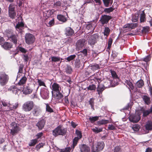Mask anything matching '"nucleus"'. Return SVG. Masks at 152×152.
<instances>
[{
    "label": "nucleus",
    "mask_w": 152,
    "mask_h": 152,
    "mask_svg": "<svg viewBox=\"0 0 152 152\" xmlns=\"http://www.w3.org/2000/svg\"><path fill=\"white\" fill-rule=\"evenodd\" d=\"M75 133L77 135L79 139H80L82 138V135L81 132L80 130H76L75 132Z\"/></svg>",
    "instance_id": "obj_52"
},
{
    "label": "nucleus",
    "mask_w": 152,
    "mask_h": 152,
    "mask_svg": "<svg viewBox=\"0 0 152 152\" xmlns=\"http://www.w3.org/2000/svg\"><path fill=\"white\" fill-rule=\"evenodd\" d=\"M40 94L42 99H47L49 97V92L46 88H43L41 89Z\"/></svg>",
    "instance_id": "obj_12"
},
{
    "label": "nucleus",
    "mask_w": 152,
    "mask_h": 152,
    "mask_svg": "<svg viewBox=\"0 0 152 152\" xmlns=\"http://www.w3.org/2000/svg\"><path fill=\"white\" fill-rule=\"evenodd\" d=\"M104 146V143L103 141L97 142L91 146V151L93 152H99L102 151Z\"/></svg>",
    "instance_id": "obj_7"
},
{
    "label": "nucleus",
    "mask_w": 152,
    "mask_h": 152,
    "mask_svg": "<svg viewBox=\"0 0 152 152\" xmlns=\"http://www.w3.org/2000/svg\"><path fill=\"white\" fill-rule=\"evenodd\" d=\"M52 90L56 92L60 91L61 88L59 84L56 83H54L52 86Z\"/></svg>",
    "instance_id": "obj_23"
},
{
    "label": "nucleus",
    "mask_w": 152,
    "mask_h": 152,
    "mask_svg": "<svg viewBox=\"0 0 152 152\" xmlns=\"http://www.w3.org/2000/svg\"><path fill=\"white\" fill-rule=\"evenodd\" d=\"M99 37V35L97 34H94L92 35L89 37L88 43L90 45H93L97 42V40Z\"/></svg>",
    "instance_id": "obj_11"
},
{
    "label": "nucleus",
    "mask_w": 152,
    "mask_h": 152,
    "mask_svg": "<svg viewBox=\"0 0 152 152\" xmlns=\"http://www.w3.org/2000/svg\"><path fill=\"white\" fill-rule=\"evenodd\" d=\"M74 33V31L71 27H68L66 28L65 30V34L66 36H71Z\"/></svg>",
    "instance_id": "obj_19"
},
{
    "label": "nucleus",
    "mask_w": 152,
    "mask_h": 152,
    "mask_svg": "<svg viewBox=\"0 0 152 152\" xmlns=\"http://www.w3.org/2000/svg\"><path fill=\"white\" fill-rule=\"evenodd\" d=\"M82 55L83 56H88V50L86 49H84L83 50L78 52L76 54L78 56V57H80V56H82Z\"/></svg>",
    "instance_id": "obj_26"
},
{
    "label": "nucleus",
    "mask_w": 152,
    "mask_h": 152,
    "mask_svg": "<svg viewBox=\"0 0 152 152\" xmlns=\"http://www.w3.org/2000/svg\"><path fill=\"white\" fill-rule=\"evenodd\" d=\"M12 129H11V134L12 135H14L17 133L18 130V127L17 124L14 123L11 124Z\"/></svg>",
    "instance_id": "obj_17"
},
{
    "label": "nucleus",
    "mask_w": 152,
    "mask_h": 152,
    "mask_svg": "<svg viewBox=\"0 0 152 152\" xmlns=\"http://www.w3.org/2000/svg\"><path fill=\"white\" fill-rule=\"evenodd\" d=\"M16 22L18 23L15 26L16 30L18 33H22L23 29L24 23L23 22V19L20 15L16 19Z\"/></svg>",
    "instance_id": "obj_6"
},
{
    "label": "nucleus",
    "mask_w": 152,
    "mask_h": 152,
    "mask_svg": "<svg viewBox=\"0 0 152 152\" xmlns=\"http://www.w3.org/2000/svg\"><path fill=\"white\" fill-rule=\"evenodd\" d=\"M145 20V15L143 10L142 11V13L140 15V20L141 22H144Z\"/></svg>",
    "instance_id": "obj_39"
},
{
    "label": "nucleus",
    "mask_w": 152,
    "mask_h": 152,
    "mask_svg": "<svg viewBox=\"0 0 152 152\" xmlns=\"http://www.w3.org/2000/svg\"><path fill=\"white\" fill-rule=\"evenodd\" d=\"M3 34H4V35H6L9 39L11 35L14 34V33L11 30H6Z\"/></svg>",
    "instance_id": "obj_34"
},
{
    "label": "nucleus",
    "mask_w": 152,
    "mask_h": 152,
    "mask_svg": "<svg viewBox=\"0 0 152 152\" xmlns=\"http://www.w3.org/2000/svg\"><path fill=\"white\" fill-rule=\"evenodd\" d=\"M125 84H126L129 86L128 88L132 90H133L134 88V86L132 83L129 80H126L125 81Z\"/></svg>",
    "instance_id": "obj_33"
},
{
    "label": "nucleus",
    "mask_w": 152,
    "mask_h": 152,
    "mask_svg": "<svg viewBox=\"0 0 152 152\" xmlns=\"http://www.w3.org/2000/svg\"><path fill=\"white\" fill-rule=\"evenodd\" d=\"M104 6L108 7L110 4L111 5L113 3V0H102Z\"/></svg>",
    "instance_id": "obj_40"
},
{
    "label": "nucleus",
    "mask_w": 152,
    "mask_h": 152,
    "mask_svg": "<svg viewBox=\"0 0 152 152\" xmlns=\"http://www.w3.org/2000/svg\"><path fill=\"white\" fill-rule=\"evenodd\" d=\"M57 18L59 21L63 23L65 22L67 20L66 18L65 17L61 14L57 15Z\"/></svg>",
    "instance_id": "obj_29"
},
{
    "label": "nucleus",
    "mask_w": 152,
    "mask_h": 152,
    "mask_svg": "<svg viewBox=\"0 0 152 152\" xmlns=\"http://www.w3.org/2000/svg\"><path fill=\"white\" fill-rule=\"evenodd\" d=\"M79 139L78 137H75L73 140L72 147L74 148L77 145Z\"/></svg>",
    "instance_id": "obj_46"
},
{
    "label": "nucleus",
    "mask_w": 152,
    "mask_h": 152,
    "mask_svg": "<svg viewBox=\"0 0 152 152\" xmlns=\"http://www.w3.org/2000/svg\"><path fill=\"white\" fill-rule=\"evenodd\" d=\"M8 90L12 91V92L15 94H18V92H20V90L17 88L15 86H11L8 88Z\"/></svg>",
    "instance_id": "obj_28"
},
{
    "label": "nucleus",
    "mask_w": 152,
    "mask_h": 152,
    "mask_svg": "<svg viewBox=\"0 0 152 152\" xmlns=\"http://www.w3.org/2000/svg\"><path fill=\"white\" fill-rule=\"evenodd\" d=\"M145 129L148 131L152 130V123L151 122H148L145 125Z\"/></svg>",
    "instance_id": "obj_30"
},
{
    "label": "nucleus",
    "mask_w": 152,
    "mask_h": 152,
    "mask_svg": "<svg viewBox=\"0 0 152 152\" xmlns=\"http://www.w3.org/2000/svg\"><path fill=\"white\" fill-rule=\"evenodd\" d=\"M76 57L75 55L74 54L71 55L65 58V60H67L68 62H69L75 59Z\"/></svg>",
    "instance_id": "obj_47"
},
{
    "label": "nucleus",
    "mask_w": 152,
    "mask_h": 152,
    "mask_svg": "<svg viewBox=\"0 0 152 152\" xmlns=\"http://www.w3.org/2000/svg\"><path fill=\"white\" fill-rule=\"evenodd\" d=\"M54 3L53 7L57 11L60 10L62 4L61 2L60 1H58L55 2H54Z\"/></svg>",
    "instance_id": "obj_25"
},
{
    "label": "nucleus",
    "mask_w": 152,
    "mask_h": 152,
    "mask_svg": "<svg viewBox=\"0 0 152 152\" xmlns=\"http://www.w3.org/2000/svg\"><path fill=\"white\" fill-rule=\"evenodd\" d=\"M9 15L10 17L12 19H14L16 15L15 11L9 12Z\"/></svg>",
    "instance_id": "obj_50"
},
{
    "label": "nucleus",
    "mask_w": 152,
    "mask_h": 152,
    "mask_svg": "<svg viewBox=\"0 0 152 152\" xmlns=\"http://www.w3.org/2000/svg\"><path fill=\"white\" fill-rule=\"evenodd\" d=\"M132 128L134 131L137 132L139 130L140 127L139 125L137 124L133 126Z\"/></svg>",
    "instance_id": "obj_53"
},
{
    "label": "nucleus",
    "mask_w": 152,
    "mask_h": 152,
    "mask_svg": "<svg viewBox=\"0 0 152 152\" xmlns=\"http://www.w3.org/2000/svg\"><path fill=\"white\" fill-rule=\"evenodd\" d=\"M94 99L93 98H90L89 101V104L91 105V108L94 110Z\"/></svg>",
    "instance_id": "obj_51"
},
{
    "label": "nucleus",
    "mask_w": 152,
    "mask_h": 152,
    "mask_svg": "<svg viewBox=\"0 0 152 152\" xmlns=\"http://www.w3.org/2000/svg\"><path fill=\"white\" fill-rule=\"evenodd\" d=\"M37 141L38 140L36 139L32 140L29 143V145L30 146H34L37 143Z\"/></svg>",
    "instance_id": "obj_48"
},
{
    "label": "nucleus",
    "mask_w": 152,
    "mask_h": 152,
    "mask_svg": "<svg viewBox=\"0 0 152 152\" xmlns=\"http://www.w3.org/2000/svg\"><path fill=\"white\" fill-rule=\"evenodd\" d=\"M1 46L6 50H9L12 48L13 45L11 42H6L3 44H1Z\"/></svg>",
    "instance_id": "obj_20"
},
{
    "label": "nucleus",
    "mask_w": 152,
    "mask_h": 152,
    "mask_svg": "<svg viewBox=\"0 0 152 152\" xmlns=\"http://www.w3.org/2000/svg\"><path fill=\"white\" fill-rule=\"evenodd\" d=\"M93 82L90 83L89 84L88 86L86 88L87 90L88 91H92L93 92L95 91L96 89V86Z\"/></svg>",
    "instance_id": "obj_27"
},
{
    "label": "nucleus",
    "mask_w": 152,
    "mask_h": 152,
    "mask_svg": "<svg viewBox=\"0 0 152 152\" xmlns=\"http://www.w3.org/2000/svg\"><path fill=\"white\" fill-rule=\"evenodd\" d=\"M88 119L89 120L91 123H93L97 121L99 118V116H95L94 117L88 116Z\"/></svg>",
    "instance_id": "obj_37"
},
{
    "label": "nucleus",
    "mask_w": 152,
    "mask_h": 152,
    "mask_svg": "<svg viewBox=\"0 0 152 152\" xmlns=\"http://www.w3.org/2000/svg\"><path fill=\"white\" fill-rule=\"evenodd\" d=\"M149 27L148 26H145L143 27L142 30V32L143 33H145L148 32L149 31Z\"/></svg>",
    "instance_id": "obj_54"
},
{
    "label": "nucleus",
    "mask_w": 152,
    "mask_h": 152,
    "mask_svg": "<svg viewBox=\"0 0 152 152\" xmlns=\"http://www.w3.org/2000/svg\"><path fill=\"white\" fill-rule=\"evenodd\" d=\"M25 40L26 43L31 45L33 43L35 40L34 36L30 33H26L25 35Z\"/></svg>",
    "instance_id": "obj_9"
},
{
    "label": "nucleus",
    "mask_w": 152,
    "mask_h": 152,
    "mask_svg": "<svg viewBox=\"0 0 152 152\" xmlns=\"http://www.w3.org/2000/svg\"><path fill=\"white\" fill-rule=\"evenodd\" d=\"M67 131L66 128H64L59 125L53 131L52 133L53 135L55 137L58 135L64 136L66 134Z\"/></svg>",
    "instance_id": "obj_2"
},
{
    "label": "nucleus",
    "mask_w": 152,
    "mask_h": 152,
    "mask_svg": "<svg viewBox=\"0 0 152 152\" xmlns=\"http://www.w3.org/2000/svg\"><path fill=\"white\" fill-rule=\"evenodd\" d=\"M139 19L138 15V14H134L132 15V22H137Z\"/></svg>",
    "instance_id": "obj_43"
},
{
    "label": "nucleus",
    "mask_w": 152,
    "mask_h": 152,
    "mask_svg": "<svg viewBox=\"0 0 152 152\" xmlns=\"http://www.w3.org/2000/svg\"><path fill=\"white\" fill-rule=\"evenodd\" d=\"M144 85V82L142 80L140 79L135 84L136 86L138 88H141Z\"/></svg>",
    "instance_id": "obj_32"
},
{
    "label": "nucleus",
    "mask_w": 152,
    "mask_h": 152,
    "mask_svg": "<svg viewBox=\"0 0 152 152\" xmlns=\"http://www.w3.org/2000/svg\"><path fill=\"white\" fill-rule=\"evenodd\" d=\"M93 1L92 0H86L84 1V4H83V7H86V6L88 4L92 3Z\"/></svg>",
    "instance_id": "obj_62"
},
{
    "label": "nucleus",
    "mask_w": 152,
    "mask_h": 152,
    "mask_svg": "<svg viewBox=\"0 0 152 152\" xmlns=\"http://www.w3.org/2000/svg\"><path fill=\"white\" fill-rule=\"evenodd\" d=\"M151 113L150 110H145L143 112V116L146 117L148 115Z\"/></svg>",
    "instance_id": "obj_63"
},
{
    "label": "nucleus",
    "mask_w": 152,
    "mask_h": 152,
    "mask_svg": "<svg viewBox=\"0 0 152 152\" xmlns=\"http://www.w3.org/2000/svg\"><path fill=\"white\" fill-rule=\"evenodd\" d=\"M111 30L110 28L107 27H105L104 28L103 34L104 36H106V38L110 34Z\"/></svg>",
    "instance_id": "obj_31"
},
{
    "label": "nucleus",
    "mask_w": 152,
    "mask_h": 152,
    "mask_svg": "<svg viewBox=\"0 0 152 152\" xmlns=\"http://www.w3.org/2000/svg\"><path fill=\"white\" fill-rule=\"evenodd\" d=\"M113 78L112 77H107L103 79L101 82V83L98 85L97 88V91L98 94L100 95L102 94V92L105 88H109L111 87H113L118 85L117 82L115 84L113 83Z\"/></svg>",
    "instance_id": "obj_1"
},
{
    "label": "nucleus",
    "mask_w": 152,
    "mask_h": 152,
    "mask_svg": "<svg viewBox=\"0 0 152 152\" xmlns=\"http://www.w3.org/2000/svg\"><path fill=\"white\" fill-rule=\"evenodd\" d=\"M85 42V39H81L78 40L76 43V50L79 51L84 46Z\"/></svg>",
    "instance_id": "obj_14"
},
{
    "label": "nucleus",
    "mask_w": 152,
    "mask_h": 152,
    "mask_svg": "<svg viewBox=\"0 0 152 152\" xmlns=\"http://www.w3.org/2000/svg\"><path fill=\"white\" fill-rule=\"evenodd\" d=\"M18 50L22 53H26L27 51V50L21 47H18Z\"/></svg>",
    "instance_id": "obj_61"
},
{
    "label": "nucleus",
    "mask_w": 152,
    "mask_h": 152,
    "mask_svg": "<svg viewBox=\"0 0 152 152\" xmlns=\"http://www.w3.org/2000/svg\"><path fill=\"white\" fill-rule=\"evenodd\" d=\"M151 56L150 55L147 56L145 57L142 58V60L146 62H148L151 60Z\"/></svg>",
    "instance_id": "obj_56"
},
{
    "label": "nucleus",
    "mask_w": 152,
    "mask_h": 152,
    "mask_svg": "<svg viewBox=\"0 0 152 152\" xmlns=\"http://www.w3.org/2000/svg\"><path fill=\"white\" fill-rule=\"evenodd\" d=\"M79 148L80 152H90V148L87 145L85 144H79Z\"/></svg>",
    "instance_id": "obj_16"
},
{
    "label": "nucleus",
    "mask_w": 152,
    "mask_h": 152,
    "mask_svg": "<svg viewBox=\"0 0 152 152\" xmlns=\"http://www.w3.org/2000/svg\"><path fill=\"white\" fill-rule=\"evenodd\" d=\"M46 111L50 113L53 112V109L50 107L48 104H46Z\"/></svg>",
    "instance_id": "obj_57"
},
{
    "label": "nucleus",
    "mask_w": 152,
    "mask_h": 152,
    "mask_svg": "<svg viewBox=\"0 0 152 152\" xmlns=\"http://www.w3.org/2000/svg\"><path fill=\"white\" fill-rule=\"evenodd\" d=\"M140 117L139 115L136 114H131L129 117V121L133 123H137L140 120Z\"/></svg>",
    "instance_id": "obj_15"
},
{
    "label": "nucleus",
    "mask_w": 152,
    "mask_h": 152,
    "mask_svg": "<svg viewBox=\"0 0 152 152\" xmlns=\"http://www.w3.org/2000/svg\"><path fill=\"white\" fill-rule=\"evenodd\" d=\"M111 73L112 76L113 77V78L112 77L113 80H116L118 83V82L119 80V78L118 77L115 72L114 71H112L111 72Z\"/></svg>",
    "instance_id": "obj_45"
},
{
    "label": "nucleus",
    "mask_w": 152,
    "mask_h": 152,
    "mask_svg": "<svg viewBox=\"0 0 152 152\" xmlns=\"http://www.w3.org/2000/svg\"><path fill=\"white\" fill-rule=\"evenodd\" d=\"M112 16L106 15H102L99 20V22L103 25L107 24L109 20L112 19Z\"/></svg>",
    "instance_id": "obj_10"
},
{
    "label": "nucleus",
    "mask_w": 152,
    "mask_h": 152,
    "mask_svg": "<svg viewBox=\"0 0 152 152\" xmlns=\"http://www.w3.org/2000/svg\"><path fill=\"white\" fill-rule=\"evenodd\" d=\"M9 79L8 76L5 73H1V86H4L3 89V91L5 92L8 90L7 86H5L7 83Z\"/></svg>",
    "instance_id": "obj_4"
},
{
    "label": "nucleus",
    "mask_w": 152,
    "mask_h": 152,
    "mask_svg": "<svg viewBox=\"0 0 152 152\" xmlns=\"http://www.w3.org/2000/svg\"><path fill=\"white\" fill-rule=\"evenodd\" d=\"M109 122L108 120L102 119L100 121H98L97 122V124L99 126L108 123Z\"/></svg>",
    "instance_id": "obj_38"
},
{
    "label": "nucleus",
    "mask_w": 152,
    "mask_h": 152,
    "mask_svg": "<svg viewBox=\"0 0 152 152\" xmlns=\"http://www.w3.org/2000/svg\"><path fill=\"white\" fill-rule=\"evenodd\" d=\"M2 105L4 107V110L6 111H14V110L18 107V103H16L15 105H12L8 103L7 102L4 101H1Z\"/></svg>",
    "instance_id": "obj_5"
},
{
    "label": "nucleus",
    "mask_w": 152,
    "mask_h": 152,
    "mask_svg": "<svg viewBox=\"0 0 152 152\" xmlns=\"http://www.w3.org/2000/svg\"><path fill=\"white\" fill-rule=\"evenodd\" d=\"M90 67H91V69L93 71H95L96 70H97L99 68V65L97 64H94L91 66Z\"/></svg>",
    "instance_id": "obj_44"
},
{
    "label": "nucleus",
    "mask_w": 152,
    "mask_h": 152,
    "mask_svg": "<svg viewBox=\"0 0 152 152\" xmlns=\"http://www.w3.org/2000/svg\"><path fill=\"white\" fill-rule=\"evenodd\" d=\"M37 83L39 86H43L46 87L45 83L41 79H38Z\"/></svg>",
    "instance_id": "obj_60"
},
{
    "label": "nucleus",
    "mask_w": 152,
    "mask_h": 152,
    "mask_svg": "<svg viewBox=\"0 0 152 152\" xmlns=\"http://www.w3.org/2000/svg\"><path fill=\"white\" fill-rule=\"evenodd\" d=\"M92 130L95 134H97L102 131L103 128H99L98 127H95L92 128Z\"/></svg>",
    "instance_id": "obj_35"
},
{
    "label": "nucleus",
    "mask_w": 152,
    "mask_h": 152,
    "mask_svg": "<svg viewBox=\"0 0 152 152\" xmlns=\"http://www.w3.org/2000/svg\"><path fill=\"white\" fill-rule=\"evenodd\" d=\"M18 37V36L17 33L14 34L9 38V39L16 46L17 44Z\"/></svg>",
    "instance_id": "obj_21"
},
{
    "label": "nucleus",
    "mask_w": 152,
    "mask_h": 152,
    "mask_svg": "<svg viewBox=\"0 0 152 152\" xmlns=\"http://www.w3.org/2000/svg\"><path fill=\"white\" fill-rule=\"evenodd\" d=\"M52 94L53 96L57 100H61L63 97V95L61 93L60 91L56 92V94L54 95L52 92Z\"/></svg>",
    "instance_id": "obj_22"
},
{
    "label": "nucleus",
    "mask_w": 152,
    "mask_h": 152,
    "mask_svg": "<svg viewBox=\"0 0 152 152\" xmlns=\"http://www.w3.org/2000/svg\"><path fill=\"white\" fill-rule=\"evenodd\" d=\"M45 120L44 119H40L37 123L36 126L37 127L39 130H42L44 127L45 123Z\"/></svg>",
    "instance_id": "obj_18"
},
{
    "label": "nucleus",
    "mask_w": 152,
    "mask_h": 152,
    "mask_svg": "<svg viewBox=\"0 0 152 152\" xmlns=\"http://www.w3.org/2000/svg\"><path fill=\"white\" fill-rule=\"evenodd\" d=\"M26 77L25 76H23L20 80L18 82V84L20 85L24 84L26 83Z\"/></svg>",
    "instance_id": "obj_42"
},
{
    "label": "nucleus",
    "mask_w": 152,
    "mask_h": 152,
    "mask_svg": "<svg viewBox=\"0 0 152 152\" xmlns=\"http://www.w3.org/2000/svg\"><path fill=\"white\" fill-rule=\"evenodd\" d=\"M66 71L67 73L70 74L72 72V69L70 66L67 65L66 69Z\"/></svg>",
    "instance_id": "obj_59"
},
{
    "label": "nucleus",
    "mask_w": 152,
    "mask_h": 152,
    "mask_svg": "<svg viewBox=\"0 0 152 152\" xmlns=\"http://www.w3.org/2000/svg\"><path fill=\"white\" fill-rule=\"evenodd\" d=\"M42 110L39 106H35L32 109L31 113L34 116H37L41 114Z\"/></svg>",
    "instance_id": "obj_13"
},
{
    "label": "nucleus",
    "mask_w": 152,
    "mask_h": 152,
    "mask_svg": "<svg viewBox=\"0 0 152 152\" xmlns=\"http://www.w3.org/2000/svg\"><path fill=\"white\" fill-rule=\"evenodd\" d=\"M15 11V6L12 4L10 5L9 7V12Z\"/></svg>",
    "instance_id": "obj_55"
},
{
    "label": "nucleus",
    "mask_w": 152,
    "mask_h": 152,
    "mask_svg": "<svg viewBox=\"0 0 152 152\" xmlns=\"http://www.w3.org/2000/svg\"><path fill=\"white\" fill-rule=\"evenodd\" d=\"M145 102L147 104H149L150 103V98L146 96H144L143 98Z\"/></svg>",
    "instance_id": "obj_49"
},
{
    "label": "nucleus",
    "mask_w": 152,
    "mask_h": 152,
    "mask_svg": "<svg viewBox=\"0 0 152 152\" xmlns=\"http://www.w3.org/2000/svg\"><path fill=\"white\" fill-rule=\"evenodd\" d=\"M51 58L52 61L53 62H58L60 61V60L61 61L62 59L61 58H60L58 56H51Z\"/></svg>",
    "instance_id": "obj_41"
},
{
    "label": "nucleus",
    "mask_w": 152,
    "mask_h": 152,
    "mask_svg": "<svg viewBox=\"0 0 152 152\" xmlns=\"http://www.w3.org/2000/svg\"><path fill=\"white\" fill-rule=\"evenodd\" d=\"M121 150L120 147L117 146L115 148L114 152H121Z\"/></svg>",
    "instance_id": "obj_64"
},
{
    "label": "nucleus",
    "mask_w": 152,
    "mask_h": 152,
    "mask_svg": "<svg viewBox=\"0 0 152 152\" xmlns=\"http://www.w3.org/2000/svg\"><path fill=\"white\" fill-rule=\"evenodd\" d=\"M102 78V74L101 73V72H98L89 76L88 80L91 81H93L95 82H97L98 85L101 83Z\"/></svg>",
    "instance_id": "obj_3"
},
{
    "label": "nucleus",
    "mask_w": 152,
    "mask_h": 152,
    "mask_svg": "<svg viewBox=\"0 0 152 152\" xmlns=\"http://www.w3.org/2000/svg\"><path fill=\"white\" fill-rule=\"evenodd\" d=\"M34 102L31 101H28L25 102L23 105V110L26 112L30 111L34 107Z\"/></svg>",
    "instance_id": "obj_8"
},
{
    "label": "nucleus",
    "mask_w": 152,
    "mask_h": 152,
    "mask_svg": "<svg viewBox=\"0 0 152 152\" xmlns=\"http://www.w3.org/2000/svg\"><path fill=\"white\" fill-rule=\"evenodd\" d=\"M33 91V90L29 86H26L24 87L22 91L23 93L25 94H30Z\"/></svg>",
    "instance_id": "obj_24"
},
{
    "label": "nucleus",
    "mask_w": 152,
    "mask_h": 152,
    "mask_svg": "<svg viewBox=\"0 0 152 152\" xmlns=\"http://www.w3.org/2000/svg\"><path fill=\"white\" fill-rule=\"evenodd\" d=\"M113 39L111 38H110L108 39V46L107 49H110L111 46V45L112 43Z\"/></svg>",
    "instance_id": "obj_58"
},
{
    "label": "nucleus",
    "mask_w": 152,
    "mask_h": 152,
    "mask_svg": "<svg viewBox=\"0 0 152 152\" xmlns=\"http://www.w3.org/2000/svg\"><path fill=\"white\" fill-rule=\"evenodd\" d=\"M114 10L113 6H112L109 8H105L104 9V12H105L106 14L109 13L110 12H113Z\"/></svg>",
    "instance_id": "obj_36"
}]
</instances>
